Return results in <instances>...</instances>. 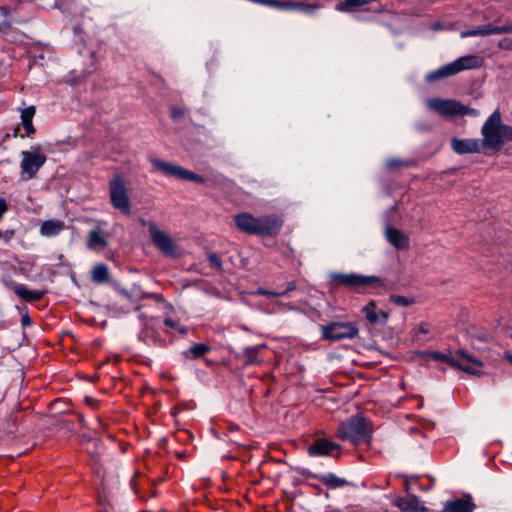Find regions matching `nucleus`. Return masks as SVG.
Segmentation results:
<instances>
[{
	"instance_id": "obj_1",
	"label": "nucleus",
	"mask_w": 512,
	"mask_h": 512,
	"mask_svg": "<svg viewBox=\"0 0 512 512\" xmlns=\"http://www.w3.org/2000/svg\"><path fill=\"white\" fill-rule=\"evenodd\" d=\"M481 134L486 147L498 152L506 141H512V126L502 124L501 113L495 110L483 124Z\"/></svg>"
},
{
	"instance_id": "obj_2",
	"label": "nucleus",
	"mask_w": 512,
	"mask_h": 512,
	"mask_svg": "<svg viewBox=\"0 0 512 512\" xmlns=\"http://www.w3.org/2000/svg\"><path fill=\"white\" fill-rule=\"evenodd\" d=\"M331 286L337 288L339 286L352 289L356 292H366L369 288L382 286V280L376 276H363L355 273H332L330 275Z\"/></svg>"
},
{
	"instance_id": "obj_3",
	"label": "nucleus",
	"mask_w": 512,
	"mask_h": 512,
	"mask_svg": "<svg viewBox=\"0 0 512 512\" xmlns=\"http://www.w3.org/2000/svg\"><path fill=\"white\" fill-rule=\"evenodd\" d=\"M482 65L480 57L475 55H467L456 59L455 61L443 65L435 71L427 75L428 81H437L449 76H453L464 70L479 68Z\"/></svg>"
},
{
	"instance_id": "obj_4",
	"label": "nucleus",
	"mask_w": 512,
	"mask_h": 512,
	"mask_svg": "<svg viewBox=\"0 0 512 512\" xmlns=\"http://www.w3.org/2000/svg\"><path fill=\"white\" fill-rule=\"evenodd\" d=\"M435 359H440L453 367H457L460 370L472 374L480 375L483 362L464 350H458L448 355L434 353Z\"/></svg>"
},
{
	"instance_id": "obj_5",
	"label": "nucleus",
	"mask_w": 512,
	"mask_h": 512,
	"mask_svg": "<svg viewBox=\"0 0 512 512\" xmlns=\"http://www.w3.org/2000/svg\"><path fill=\"white\" fill-rule=\"evenodd\" d=\"M369 435L367 421L360 417L354 416L349 420L342 422L337 430V436L342 440L357 443L365 439Z\"/></svg>"
},
{
	"instance_id": "obj_6",
	"label": "nucleus",
	"mask_w": 512,
	"mask_h": 512,
	"mask_svg": "<svg viewBox=\"0 0 512 512\" xmlns=\"http://www.w3.org/2000/svg\"><path fill=\"white\" fill-rule=\"evenodd\" d=\"M46 156L39 146L29 151L21 152L20 175L22 180H31L36 177L41 167L46 163Z\"/></svg>"
},
{
	"instance_id": "obj_7",
	"label": "nucleus",
	"mask_w": 512,
	"mask_h": 512,
	"mask_svg": "<svg viewBox=\"0 0 512 512\" xmlns=\"http://www.w3.org/2000/svg\"><path fill=\"white\" fill-rule=\"evenodd\" d=\"M109 197L111 205L125 215H130L131 204L126 183L120 174H116L109 182Z\"/></svg>"
},
{
	"instance_id": "obj_8",
	"label": "nucleus",
	"mask_w": 512,
	"mask_h": 512,
	"mask_svg": "<svg viewBox=\"0 0 512 512\" xmlns=\"http://www.w3.org/2000/svg\"><path fill=\"white\" fill-rule=\"evenodd\" d=\"M150 162L153 165L154 171L161 172L164 175L187 180L195 183H203L204 178L192 171H189L181 166L174 165L170 162L163 161L156 157H151Z\"/></svg>"
},
{
	"instance_id": "obj_9",
	"label": "nucleus",
	"mask_w": 512,
	"mask_h": 512,
	"mask_svg": "<svg viewBox=\"0 0 512 512\" xmlns=\"http://www.w3.org/2000/svg\"><path fill=\"white\" fill-rule=\"evenodd\" d=\"M322 337L330 341L352 339L358 334V328L350 322H332L322 326Z\"/></svg>"
},
{
	"instance_id": "obj_10",
	"label": "nucleus",
	"mask_w": 512,
	"mask_h": 512,
	"mask_svg": "<svg viewBox=\"0 0 512 512\" xmlns=\"http://www.w3.org/2000/svg\"><path fill=\"white\" fill-rule=\"evenodd\" d=\"M149 233L155 247L165 256L175 257L178 253L176 242L166 232L160 230L156 223L149 224Z\"/></svg>"
},
{
	"instance_id": "obj_11",
	"label": "nucleus",
	"mask_w": 512,
	"mask_h": 512,
	"mask_svg": "<svg viewBox=\"0 0 512 512\" xmlns=\"http://www.w3.org/2000/svg\"><path fill=\"white\" fill-rule=\"evenodd\" d=\"M427 105L441 116H456L463 112V105L456 100L430 99Z\"/></svg>"
},
{
	"instance_id": "obj_12",
	"label": "nucleus",
	"mask_w": 512,
	"mask_h": 512,
	"mask_svg": "<svg viewBox=\"0 0 512 512\" xmlns=\"http://www.w3.org/2000/svg\"><path fill=\"white\" fill-rule=\"evenodd\" d=\"M256 235L274 236L282 227V220L276 215L256 217Z\"/></svg>"
},
{
	"instance_id": "obj_13",
	"label": "nucleus",
	"mask_w": 512,
	"mask_h": 512,
	"mask_svg": "<svg viewBox=\"0 0 512 512\" xmlns=\"http://www.w3.org/2000/svg\"><path fill=\"white\" fill-rule=\"evenodd\" d=\"M339 444L320 438L308 447V454L314 457L335 456L339 454Z\"/></svg>"
},
{
	"instance_id": "obj_14",
	"label": "nucleus",
	"mask_w": 512,
	"mask_h": 512,
	"mask_svg": "<svg viewBox=\"0 0 512 512\" xmlns=\"http://www.w3.org/2000/svg\"><path fill=\"white\" fill-rule=\"evenodd\" d=\"M451 147L457 154L467 153H479L482 147H486L484 144V138L479 139H457L453 138L451 141Z\"/></svg>"
},
{
	"instance_id": "obj_15",
	"label": "nucleus",
	"mask_w": 512,
	"mask_h": 512,
	"mask_svg": "<svg viewBox=\"0 0 512 512\" xmlns=\"http://www.w3.org/2000/svg\"><path fill=\"white\" fill-rule=\"evenodd\" d=\"M512 32V25L495 26L493 24L484 25L476 29L461 32V37L499 35Z\"/></svg>"
},
{
	"instance_id": "obj_16",
	"label": "nucleus",
	"mask_w": 512,
	"mask_h": 512,
	"mask_svg": "<svg viewBox=\"0 0 512 512\" xmlns=\"http://www.w3.org/2000/svg\"><path fill=\"white\" fill-rule=\"evenodd\" d=\"M108 237V233L102 229L94 228L89 231L87 236V247L93 251L104 249L108 245Z\"/></svg>"
},
{
	"instance_id": "obj_17",
	"label": "nucleus",
	"mask_w": 512,
	"mask_h": 512,
	"mask_svg": "<svg viewBox=\"0 0 512 512\" xmlns=\"http://www.w3.org/2000/svg\"><path fill=\"white\" fill-rule=\"evenodd\" d=\"M385 235H386L387 241L391 245H393L395 248L406 249L409 247V238L401 230H398L393 227H387Z\"/></svg>"
},
{
	"instance_id": "obj_18",
	"label": "nucleus",
	"mask_w": 512,
	"mask_h": 512,
	"mask_svg": "<svg viewBox=\"0 0 512 512\" xmlns=\"http://www.w3.org/2000/svg\"><path fill=\"white\" fill-rule=\"evenodd\" d=\"M234 220L239 230L247 234L256 235V217L249 213H241L236 215Z\"/></svg>"
},
{
	"instance_id": "obj_19",
	"label": "nucleus",
	"mask_w": 512,
	"mask_h": 512,
	"mask_svg": "<svg viewBox=\"0 0 512 512\" xmlns=\"http://www.w3.org/2000/svg\"><path fill=\"white\" fill-rule=\"evenodd\" d=\"M7 286L12 288L18 297H20L26 301H38V300L42 299L44 296V292L31 291L24 284H16L14 282H11V283L7 284Z\"/></svg>"
},
{
	"instance_id": "obj_20",
	"label": "nucleus",
	"mask_w": 512,
	"mask_h": 512,
	"mask_svg": "<svg viewBox=\"0 0 512 512\" xmlns=\"http://www.w3.org/2000/svg\"><path fill=\"white\" fill-rule=\"evenodd\" d=\"M65 228V222L58 219L44 221L40 226V234L44 237H53L60 234Z\"/></svg>"
},
{
	"instance_id": "obj_21",
	"label": "nucleus",
	"mask_w": 512,
	"mask_h": 512,
	"mask_svg": "<svg viewBox=\"0 0 512 512\" xmlns=\"http://www.w3.org/2000/svg\"><path fill=\"white\" fill-rule=\"evenodd\" d=\"M474 504L469 499H457L447 502L442 512H472Z\"/></svg>"
},
{
	"instance_id": "obj_22",
	"label": "nucleus",
	"mask_w": 512,
	"mask_h": 512,
	"mask_svg": "<svg viewBox=\"0 0 512 512\" xmlns=\"http://www.w3.org/2000/svg\"><path fill=\"white\" fill-rule=\"evenodd\" d=\"M399 507L402 512H425L426 509L422 506L415 496H407L399 501Z\"/></svg>"
},
{
	"instance_id": "obj_23",
	"label": "nucleus",
	"mask_w": 512,
	"mask_h": 512,
	"mask_svg": "<svg viewBox=\"0 0 512 512\" xmlns=\"http://www.w3.org/2000/svg\"><path fill=\"white\" fill-rule=\"evenodd\" d=\"M35 112L36 109L34 106H29L21 111V121L27 136L35 133V128L32 123Z\"/></svg>"
},
{
	"instance_id": "obj_24",
	"label": "nucleus",
	"mask_w": 512,
	"mask_h": 512,
	"mask_svg": "<svg viewBox=\"0 0 512 512\" xmlns=\"http://www.w3.org/2000/svg\"><path fill=\"white\" fill-rule=\"evenodd\" d=\"M91 279L97 284H103L109 280V270L105 264H97L92 268Z\"/></svg>"
},
{
	"instance_id": "obj_25",
	"label": "nucleus",
	"mask_w": 512,
	"mask_h": 512,
	"mask_svg": "<svg viewBox=\"0 0 512 512\" xmlns=\"http://www.w3.org/2000/svg\"><path fill=\"white\" fill-rule=\"evenodd\" d=\"M211 351V347L204 343H196L184 352L188 359H197Z\"/></svg>"
},
{
	"instance_id": "obj_26",
	"label": "nucleus",
	"mask_w": 512,
	"mask_h": 512,
	"mask_svg": "<svg viewBox=\"0 0 512 512\" xmlns=\"http://www.w3.org/2000/svg\"><path fill=\"white\" fill-rule=\"evenodd\" d=\"M320 481L325 486L333 489L342 487L347 483L345 479L340 478L332 473L321 476Z\"/></svg>"
},
{
	"instance_id": "obj_27",
	"label": "nucleus",
	"mask_w": 512,
	"mask_h": 512,
	"mask_svg": "<svg viewBox=\"0 0 512 512\" xmlns=\"http://www.w3.org/2000/svg\"><path fill=\"white\" fill-rule=\"evenodd\" d=\"M263 349V346H253L247 347L244 350V357L246 359V363L255 364L258 362V354Z\"/></svg>"
},
{
	"instance_id": "obj_28",
	"label": "nucleus",
	"mask_w": 512,
	"mask_h": 512,
	"mask_svg": "<svg viewBox=\"0 0 512 512\" xmlns=\"http://www.w3.org/2000/svg\"><path fill=\"white\" fill-rule=\"evenodd\" d=\"M363 312L365 314L366 319L371 323H376L379 321V315L376 312V305L374 302L368 303L364 308Z\"/></svg>"
},
{
	"instance_id": "obj_29",
	"label": "nucleus",
	"mask_w": 512,
	"mask_h": 512,
	"mask_svg": "<svg viewBox=\"0 0 512 512\" xmlns=\"http://www.w3.org/2000/svg\"><path fill=\"white\" fill-rule=\"evenodd\" d=\"M322 6L319 3H306V2H296L295 10L304 12V13H313L317 9H320Z\"/></svg>"
},
{
	"instance_id": "obj_30",
	"label": "nucleus",
	"mask_w": 512,
	"mask_h": 512,
	"mask_svg": "<svg viewBox=\"0 0 512 512\" xmlns=\"http://www.w3.org/2000/svg\"><path fill=\"white\" fill-rule=\"evenodd\" d=\"M390 301L393 302L394 304H396L398 306H402V307H408L415 303L413 298L400 296V295H391Z\"/></svg>"
},
{
	"instance_id": "obj_31",
	"label": "nucleus",
	"mask_w": 512,
	"mask_h": 512,
	"mask_svg": "<svg viewBox=\"0 0 512 512\" xmlns=\"http://www.w3.org/2000/svg\"><path fill=\"white\" fill-rule=\"evenodd\" d=\"M269 5L277 7V8H281V9H286V10H295L296 2H293V1L280 2V1L271 0V1H269Z\"/></svg>"
},
{
	"instance_id": "obj_32",
	"label": "nucleus",
	"mask_w": 512,
	"mask_h": 512,
	"mask_svg": "<svg viewBox=\"0 0 512 512\" xmlns=\"http://www.w3.org/2000/svg\"><path fill=\"white\" fill-rule=\"evenodd\" d=\"M293 289H294V284L290 283L288 285V287L286 288V290H284V291H281V292H271V291H268V290L259 289V294H261V295H271V296H282V295H285L288 291H291Z\"/></svg>"
},
{
	"instance_id": "obj_33",
	"label": "nucleus",
	"mask_w": 512,
	"mask_h": 512,
	"mask_svg": "<svg viewBox=\"0 0 512 512\" xmlns=\"http://www.w3.org/2000/svg\"><path fill=\"white\" fill-rule=\"evenodd\" d=\"M208 260L212 266L217 267V268L221 267V260L217 254H215V253L209 254Z\"/></svg>"
},
{
	"instance_id": "obj_34",
	"label": "nucleus",
	"mask_w": 512,
	"mask_h": 512,
	"mask_svg": "<svg viewBox=\"0 0 512 512\" xmlns=\"http://www.w3.org/2000/svg\"><path fill=\"white\" fill-rule=\"evenodd\" d=\"M459 115L477 116V115H479V112L476 109L469 108V107L463 105V112L459 113Z\"/></svg>"
},
{
	"instance_id": "obj_35",
	"label": "nucleus",
	"mask_w": 512,
	"mask_h": 512,
	"mask_svg": "<svg viewBox=\"0 0 512 512\" xmlns=\"http://www.w3.org/2000/svg\"><path fill=\"white\" fill-rule=\"evenodd\" d=\"M84 401L92 409H96L98 407V401L92 397H85Z\"/></svg>"
},
{
	"instance_id": "obj_36",
	"label": "nucleus",
	"mask_w": 512,
	"mask_h": 512,
	"mask_svg": "<svg viewBox=\"0 0 512 512\" xmlns=\"http://www.w3.org/2000/svg\"><path fill=\"white\" fill-rule=\"evenodd\" d=\"M403 165V162L400 161V160H397V159H391L387 162V166L389 168H396V167H399V166H402Z\"/></svg>"
},
{
	"instance_id": "obj_37",
	"label": "nucleus",
	"mask_w": 512,
	"mask_h": 512,
	"mask_svg": "<svg viewBox=\"0 0 512 512\" xmlns=\"http://www.w3.org/2000/svg\"><path fill=\"white\" fill-rule=\"evenodd\" d=\"M21 323L23 326H29L31 325L32 321L28 315H23L21 317Z\"/></svg>"
},
{
	"instance_id": "obj_38",
	"label": "nucleus",
	"mask_w": 512,
	"mask_h": 512,
	"mask_svg": "<svg viewBox=\"0 0 512 512\" xmlns=\"http://www.w3.org/2000/svg\"><path fill=\"white\" fill-rule=\"evenodd\" d=\"M139 223L143 226V227H147L149 229V224L151 223H155L154 221H147L145 220L144 218H140L139 219Z\"/></svg>"
},
{
	"instance_id": "obj_39",
	"label": "nucleus",
	"mask_w": 512,
	"mask_h": 512,
	"mask_svg": "<svg viewBox=\"0 0 512 512\" xmlns=\"http://www.w3.org/2000/svg\"><path fill=\"white\" fill-rule=\"evenodd\" d=\"M418 330H419V332L424 333V334L429 332L427 325L424 323L419 325Z\"/></svg>"
},
{
	"instance_id": "obj_40",
	"label": "nucleus",
	"mask_w": 512,
	"mask_h": 512,
	"mask_svg": "<svg viewBox=\"0 0 512 512\" xmlns=\"http://www.w3.org/2000/svg\"><path fill=\"white\" fill-rule=\"evenodd\" d=\"M164 323L166 326L171 328H174L176 326V323L172 319H165Z\"/></svg>"
},
{
	"instance_id": "obj_41",
	"label": "nucleus",
	"mask_w": 512,
	"mask_h": 512,
	"mask_svg": "<svg viewBox=\"0 0 512 512\" xmlns=\"http://www.w3.org/2000/svg\"><path fill=\"white\" fill-rule=\"evenodd\" d=\"M182 114L181 111H178L177 109H173L172 110V117L173 118H177L178 116H180Z\"/></svg>"
},
{
	"instance_id": "obj_42",
	"label": "nucleus",
	"mask_w": 512,
	"mask_h": 512,
	"mask_svg": "<svg viewBox=\"0 0 512 512\" xmlns=\"http://www.w3.org/2000/svg\"><path fill=\"white\" fill-rule=\"evenodd\" d=\"M505 358L507 359V361H508L509 363H511V364H512V353H506V354H505Z\"/></svg>"
},
{
	"instance_id": "obj_43",
	"label": "nucleus",
	"mask_w": 512,
	"mask_h": 512,
	"mask_svg": "<svg viewBox=\"0 0 512 512\" xmlns=\"http://www.w3.org/2000/svg\"><path fill=\"white\" fill-rule=\"evenodd\" d=\"M147 297L155 298V299H157V300H159V299L161 298V296H160V295H156V294H149V295H147Z\"/></svg>"
},
{
	"instance_id": "obj_44",
	"label": "nucleus",
	"mask_w": 512,
	"mask_h": 512,
	"mask_svg": "<svg viewBox=\"0 0 512 512\" xmlns=\"http://www.w3.org/2000/svg\"><path fill=\"white\" fill-rule=\"evenodd\" d=\"M380 314L383 316L384 319H387L388 318V315L385 313V312H380Z\"/></svg>"
}]
</instances>
